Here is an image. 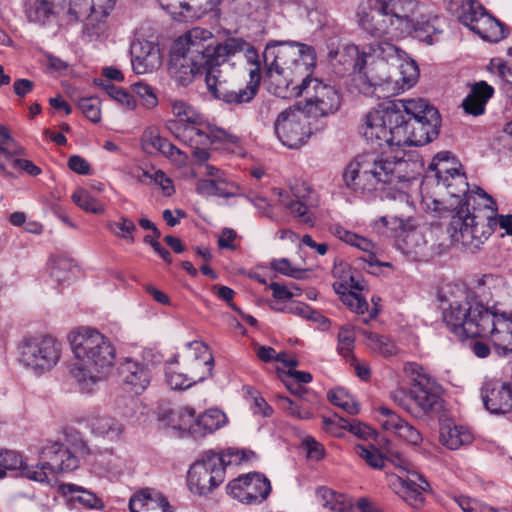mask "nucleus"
Here are the masks:
<instances>
[{
    "label": "nucleus",
    "mask_w": 512,
    "mask_h": 512,
    "mask_svg": "<svg viewBox=\"0 0 512 512\" xmlns=\"http://www.w3.org/2000/svg\"><path fill=\"white\" fill-rule=\"evenodd\" d=\"M399 123H403V114L400 113L397 101H395L369 111L360 126V133L372 146L378 148L397 147L395 132Z\"/></svg>",
    "instance_id": "nucleus-9"
},
{
    "label": "nucleus",
    "mask_w": 512,
    "mask_h": 512,
    "mask_svg": "<svg viewBox=\"0 0 512 512\" xmlns=\"http://www.w3.org/2000/svg\"><path fill=\"white\" fill-rule=\"evenodd\" d=\"M409 4L408 0H362L357 11L359 26L369 35L384 40H375L361 51L353 44L344 48L345 55L351 58L350 65L358 72L377 61H381L384 68L388 64L400 63L399 79L387 76L373 79L371 83L375 89L386 86L391 94L409 89L419 77L416 63L407 60L406 54L393 44L404 32L418 29L417 24L406 14V6Z\"/></svg>",
    "instance_id": "nucleus-1"
},
{
    "label": "nucleus",
    "mask_w": 512,
    "mask_h": 512,
    "mask_svg": "<svg viewBox=\"0 0 512 512\" xmlns=\"http://www.w3.org/2000/svg\"><path fill=\"white\" fill-rule=\"evenodd\" d=\"M290 94V97L304 96L303 111L308 117H324L335 113L340 107L338 91L317 78H311L310 75L293 86Z\"/></svg>",
    "instance_id": "nucleus-11"
},
{
    "label": "nucleus",
    "mask_w": 512,
    "mask_h": 512,
    "mask_svg": "<svg viewBox=\"0 0 512 512\" xmlns=\"http://www.w3.org/2000/svg\"><path fill=\"white\" fill-rule=\"evenodd\" d=\"M226 421L225 414L219 409H209L197 417L194 426L195 436H205L222 427Z\"/></svg>",
    "instance_id": "nucleus-39"
},
{
    "label": "nucleus",
    "mask_w": 512,
    "mask_h": 512,
    "mask_svg": "<svg viewBox=\"0 0 512 512\" xmlns=\"http://www.w3.org/2000/svg\"><path fill=\"white\" fill-rule=\"evenodd\" d=\"M429 169L435 173L438 184L452 186L450 177L461 170V164L449 152H440L433 158Z\"/></svg>",
    "instance_id": "nucleus-33"
},
{
    "label": "nucleus",
    "mask_w": 512,
    "mask_h": 512,
    "mask_svg": "<svg viewBox=\"0 0 512 512\" xmlns=\"http://www.w3.org/2000/svg\"><path fill=\"white\" fill-rule=\"evenodd\" d=\"M131 512H172L167 499L157 490L145 488L134 494L129 501Z\"/></svg>",
    "instance_id": "nucleus-29"
},
{
    "label": "nucleus",
    "mask_w": 512,
    "mask_h": 512,
    "mask_svg": "<svg viewBox=\"0 0 512 512\" xmlns=\"http://www.w3.org/2000/svg\"><path fill=\"white\" fill-rule=\"evenodd\" d=\"M418 163L411 159L385 153L368 152L357 155L346 166L343 182L352 191L370 194L385 185L397 186L416 178Z\"/></svg>",
    "instance_id": "nucleus-2"
},
{
    "label": "nucleus",
    "mask_w": 512,
    "mask_h": 512,
    "mask_svg": "<svg viewBox=\"0 0 512 512\" xmlns=\"http://www.w3.org/2000/svg\"><path fill=\"white\" fill-rule=\"evenodd\" d=\"M196 412L191 407H183L178 411L177 428L183 431H188L194 435V426L197 422Z\"/></svg>",
    "instance_id": "nucleus-56"
},
{
    "label": "nucleus",
    "mask_w": 512,
    "mask_h": 512,
    "mask_svg": "<svg viewBox=\"0 0 512 512\" xmlns=\"http://www.w3.org/2000/svg\"><path fill=\"white\" fill-rule=\"evenodd\" d=\"M12 155L10 159H3L5 162V169L9 164L13 169H19L25 171L31 176H37L41 173V169L36 166L32 161L27 159H17Z\"/></svg>",
    "instance_id": "nucleus-61"
},
{
    "label": "nucleus",
    "mask_w": 512,
    "mask_h": 512,
    "mask_svg": "<svg viewBox=\"0 0 512 512\" xmlns=\"http://www.w3.org/2000/svg\"><path fill=\"white\" fill-rule=\"evenodd\" d=\"M197 190L208 196L229 198L236 195L235 186L224 178L201 180L198 182Z\"/></svg>",
    "instance_id": "nucleus-40"
},
{
    "label": "nucleus",
    "mask_w": 512,
    "mask_h": 512,
    "mask_svg": "<svg viewBox=\"0 0 512 512\" xmlns=\"http://www.w3.org/2000/svg\"><path fill=\"white\" fill-rule=\"evenodd\" d=\"M274 128L281 143L291 149L303 145L311 133L307 114L292 107L278 115Z\"/></svg>",
    "instance_id": "nucleus-18"
},
{
    "label": "nucleus",
    "mask_w": 512,
    "mask_h": 512,
    "mask_svg": "<svg viewBox=\"0 0 512 512\" xmlns=\"http://www.w3.org/2000/svg\"><path fill=\"white\" fill-rule=\"evenodd\" d=\"M355 341L353 329L350 326H343L338 333V351L347 357L350 355Z\"/></svg>",
    "instance_id": "nucleus-57"
},
{
    "label": "nucleus",
    "mask_w": 512,
    "mask_h": 512,
    "mask_svg": "<svg viewBox=\"0 0 512 512\" xmlns=\"http://www.w3.org/2000/svg\"><path fill=\"white\" fill-rule=\"evenodd\" d=\"M448 9L463 25L486 41L498 42L505 36L503 25L476 0H449Z\"/></svg>",
    "instance_id": "nucleus-12"
},
{
    "label": "nucleus",
    "mask_w": 512,
    "mask_h": 512,
    "mask_svg": "<svg viewBox=\"0 0 512 512\" xmlns=\"http://www.w3.org/2000/svg\"><path fill=\"white\" fill-rule=\"evenodd\" d=\"M417 226L416 219L407 216H382L375 221V228L380 231L381 228H387L394 233H407L414 230Z\"/></svg>",
    "instance_id": "nucleus-42"
},
{
    "label": "nucleus",
    "mask_w": 512,
    "mask_h": 512,
    "mask_svg": "<svg viewBox=\"0 0 512 512\" xmlns=\"http://www.w3.org/2000/svg\"><path fill=\"white\" fill-rule=\"evenodd\" d=\"M217 454L223 459V468L225 470L227 466L240 465L254 457L252 451L238 450L236 448H228L223 452H217Z\"/></svg>",
    "instance_id": "nucleus-52"
},
{
    "label": "nucleus",
    "mask_w": 512,
    "mask_h": 512,
    "mask_svg": "<svg viewBox=\"0 0 512 512\" xmlns=\"http://www.w3.org/2000/svg\"><path fill=\"white\" fill-rule=\"evenodd\" d=\"M119 373L124 385L135 394H141L150 384L151 371L141 361L126 358L120 365Z\"/></svg>",
    "instance_id": "nucleus-27"
},
{
    "label": "nucleus",
    "mask_w": 512,
    "mask_h": 512,
    "mask_svg": "<svg viewBox=\"0 0 512 512\" xmlns=\"http://www.w3.org/2000/svg\"><path fill=\"white\" fill-rule=\"evenodd\" d=\"M60 344L51 336L39 335L25 339L19 347L20 361L27 367L45 372L60 358Z\"/></svg>",
    "instance_id": "nucleus-17"
},
{
    "label": "nucleus",
    "mask_w": 512,
    "mask_h": 512,
    "mask_svg": "<svg viewBox=\"0 0 512 512\" xmlns=\"http://www.w3.org/2000/svg\"><path fill=\"white\" fill-rule=\"evenodd\" d=\"M132 70L137 75L157 71L163 63V56L157 44L152 41L136 40L130 47Z\"/></svg>",
    "instance_id": "nucleus-24"
},
{
    "label": "nucleus",
    "mask_w": 512,
    "mask_h": 512,
    "mask_svg": "<svg viewBox=\"0 0 512 512\" xmlns=\"http://www.w3.org/2000/svg\"><path fill=\"white\" fill-rule=\"evenodd\" d=\"M60 493L68 497L70 502H77L87 509H102V500L93 492L72 483H63L59 486Z\"/></svg>",
    "instance_id": "nucleus-34"
},
{
    "label": "nucleus",
    "mask_w": 512,
    "mask_h": 512,
    "mask_svg": "<svg viewBox=\"0 0 512 512\" xmlns=\"http://www.w3.org/2000/svg\"><path fill=\"white\" fill-rule=\"evenodd\" d=\"M484 323L478 337L488 338L500 356L512 353V315L492 310Z\"/></svg>",
    "instance_id": "nucleus-20"
},
{
    "label": "nucleus",
    "mask_w": 512,
    "mask_h": 512,
    "mask_svg": "<svg viewBox=\"0 0 512 512\" xmlns=\"http://www.w3.org/2000/svg\"><path fill=\"white\" fill-rule=\"evenodd\" d=\"M180 364L190 379L198 383L212 375L214 360L206 344L194 341L187 344L181 355Z\"/></svg>",
    "instance_id": "nucleus-21"
},
{
    "label": "nucleus",
    "mask_w": 512,
    "mask_h": 512,
    "mask_svg": "<svg viewBox=\"0 0 512 512\" xmlns=\"http://www.w3.org/2000/svg\"><path fill=\"white\" fill-rule=\"evenodd\" d=\"M227 494L242 504L262 503L271 492V484L263 474L252 472L238 476L226 486Z\"/></svg>",
    "instance_id": "nucleus-19"
},
{
    "label": "nucleus",
    "mask_w": 512,
    "mask_h": 512,
    "mask_svg": "<svg viewBox=\"0 0 512 512\" xmlns=\"http://www.w3.org/2000/svg\"><path fill=\"white\" fill-rule=\"evenodd\" d=\"M405 375L411 381L410 400L414 416L428 414L435 409L439 403V393L435 381L416 362H407L403 367Z\"/></svg>",
    "instance_id": "nucleus-16"
},
{
    "label": "nucleus",
    "mask_w": 512,
    "mask_h": 512,
    "mask_svg": "<svg viewBox=\"0 0 512 512\" xmlns=\"http://www.w3.org/2000/svg\"><path fill=\"white\" fill-rule=\"evenodd\" d=\"M263 60L267 74L275 85L273 93L290 98V91L311 74L316 64V54L311 46L297 42L273 41L266 45Z\"/></svg>",
    "instance_id": "nucleus-4"
},
{
    "label": "nucleus",
    "mask_w": 512,
    "mask_h": 512,
    "mask_svg": "<svg viewBox=\"0 0 512 512\" xmlns=\"http://www.w3.org/2000/svg\"><path fill=\"white\" fill-rule=\"evenodd\" d=\"M354 449L356 454L362 458L370 467L375 469L383 468L385 459L383 455L378 451V449L373 445H356Z\"/></svg>",
    "instance_id": "nucleus-50"
},
{
    "label": "nucleus",
    "mask_w": 512,
    "mask_h": 512,
    "mask_svg": "<svg viewBox=\"0 0 512 512\" xmlns=\"http://www.w3.org/2000/svg\"><path fill=\"white\" fill-rule=\"evenodd\" d=\"M485 408L491 414H506L512 411V387L510 384L486 379L481 389Z\"/></svg>",
    "instance_id": "nucleus-26"
},
{
    "label": "nucleus",
    "mask_w": 512,
    "mask_h": 512,
    "mask_svg": "<svg viewBox=\"0 0 512 512\" xmlns=\"http://www.w3.org/2000/svg\"><path fill=\"white\" fill-rule=\"evenodd\" d=\"M163 10L173 17L190 16V13L202 8L208 0H157Z\"/></svg>",
    "instance_id": "nucleus-41"
},
{
    "label": "nucleus",
    "mask_w": 512,
    "mask_h": 512,
    "mask_svg": "<svg viewBox=\"0 0 512 512\" xmlns=\"http://www.w3.org/2000/svg\"><path fill=\"white\" fill-rule=\"evenodd\" d=\"M77 362L72 377L84 393L93 392L113 370L116 350L112 342L98 330L82 326L68 336Z\"/></svg>",
    "instance_id": "nucleus-3"
},
{
    "label": "nucleus",
    "mask_w": 512,
    "mask_h": 512,
    "mask_svg": "<svg viewBox=\"0 0 512 512\" xmlns=\"http://www.w3.org/2000/svg\"><path fill=\"white\" fill-rule=\"evenodd\" d=\"M170 77L180 86H188L197 75L206 72V67L194 60H190L182 53L172 48L169 67Z\"/></svg>",
    "instance_id": "nucleus-28"
},
{
    "label": "nucleus",
    "mask_w": 512,
    "mask_h": 512,
    "mask_svg": "<svg viewBox=\"0 0 512 512\" xmlns=\"http://www.w3.org/2000/svg\"><path fill=\"white\" fill-rule=\"evenodd\" d=\"M302 447L306 452L307 458L310 460L320 461L325 455L324 446L311 436L303 438Z\"/></svg>",
    "instance_id": "nucleus-58"
},
{
    "label": "nucleus",
    "mask_w": 512,
    "mask_h": 512,
    "mask_svg": "<svg viewBox=\"0 0 512 512\" xmlns=\"http://www.w3.org/2000/svg\"><path fill=\"white\" fill-rule=\"evenodd\" d=\"M226 478L223 459L213 450L204 451L192 463L187 472V486L191 493L207 496L216 490Z\"/></svg>",
    "instance_id": "nucleus-13"
},
{
    "label": "nucleus",
    "mask_w": 512,
    "mask_h": 512,
    "mask_svg": "<svg viewBox=\"0 0 512 512\" xmlns=\"http://www.w3.org/2000/svg\"><path fill=\"white\" fill-rule=\"evenodd\" d=\"M223 47L224 42H218L211 31L194 27L180 36L172 48L206 67L205 82L211 92L221 78L219 66L223 64Z\"/></svg>",
    "instance_id": "nucleus-7"
},
{
    "label": "nucleus",
    "mask_w": 512,
    "mask_h": 512,
    "mask_svg": "<svg viewBox=\"0 0 512 512\" xmlns=\"http://www.w3.org/2000/svg\"><path fill=\"white\" fill-rule=\"evenodd\" d=\"M291 214L298 218L299 222L307 225H313L315 218L313 213L301 201H290L285 204Z\"/></svg>",
    "instance_id": "nucleus-55"
},
{
    "label": "nucleus",
    "mask_w": 512,
    "mask_h": 512,
    "mask_svg": "<svg viewBox=\"0 0 512 512\" xmlns=\"http://www.w3.org/2000/svg\"><path fill=\"white\" fill-rule=\"evenodd\" d=\"M376 412L378 413L377 420L383 430L394 433L410 446L418 447L422 443L423 438L420 431L393 410L380 406Z\"/></svg>",
    "instance_id": "nucleus-25"
},
{
    "label": "nucleus",
    "mask_w": 512,
    "mask_h": 512,
    "mask_svg": "<svg viewBox=\"0 0 512 512\" xmlns=\"http://www.w3.org/2000/svg\"><path fill=\"white\" fill-rule=\"evenodd\" d=\"M390 397L394 403L405 409L410 414L416 413L415 411L412 410L410 392L407 393L405 390L397 389L391 392Z\"/></svg>",
    "instance_id": "nucleus-64"
},
{
    "label": "nucleus",
    "mask_w": 512,
    "mask_h": 512,
    "mask_svg": "<svg viewBox=\"0 0 512 512\" xmlns=\"http://www.w3.org/2000/svg\"><path fill=\"white\" fill-rule=\"evenodd\" d=\"M492 310L468 295L454 299L443 311L447 327L458 337L475 338L481 333L484 319Z\"/></svg>",
    "instance_id": "nucleus-8"
},
{
    "label": "nucleus",
    "mask_w": 512,
    "mask_h": 512,
    "mask_svg": "<svg viewBox=\"0 0 512 512\" xmlns=\"http://www.w3.org/2000/svg\"><path fill=\"white\" fill-rule=\"evenodd\" d=\"M76 263L66 256H51L49 260V270L51 278L62 284L68 283L75 275Z\"/></svg>",
    "instance_id": "nucleus-38"
},
{
    "label": "nucleus",
    "mask_w": 512,
    "mask_h": 512,
    "mask_svg": "<svg viewBox=\"0 0 512 512\" xmlns=\"http://www.w3.org/2000/svg\"><path fill=\"white\" fill-rule=\"evenodd\" d=\"M223 51V64L230 58L236 56L238 53H243V56L249 66L260 64L259 56L255 48L241 38H229L224 41Z\"/></svg>",
    "instance_id": "nucleus-35"
},
{
    "label": "nucleus",
    "mask_w": 512,
    "mask_h": 512,
    "mask_svg": "<svg viewBox=\"0 0 512 512\" xmlns=\"http://www.w3.org/2000/svg\"><path fill=\"white\" fill-rule=\"evenodd\" d=\"M78 106L91 122L98 123L101 120L100 102L97 98H83L79 100Z\"/></svg>",
    "instance_id": "nucleus-54"
},
{
    "label": "nucleus",
    "mask_w": 512,
    "mask_h": 512,
    "mask_svg": "<svg viewBox=\"0 0 512 512\" xmlns=\"http://www.w3.org/2000/svg\"><path fill=\"white\" fill-rule=\"evenodd\" d=\"M331 232L338 239L350 244L351 246H355L358 249L366 252V256L363 257V260L367 262L370 267L379 266L380 262L376 258L375 254L372 252L375 248V245L367 238L359 236L355 233H352L346 230L344 227L340 225H334L331 227Z\"/></svg>",
    "instance_id": "nucleus-30"
},
{
    "label": "nucleus",
    "mask_w": 512,
    "mask_h": 512,
    "mask_svg": "<svg viewBox=\"0 0 512 512\" xmlns=\"http://www.w3.org/2000/svg\"><path fill=\"white\" fill-rule=\"evenodd\" d=\"M108 229L118 238L129 243L135 242L134 232L137 230L135 223L126 216H120L117 221L109 222Z\"/></svg>",
    "instance_id": "nucleus-48"
},
{
    "label": "nucleus",
    "mask_w": 512,
    "mask_h": 512,
    "mask_svg": "<svg viewBox=\"0 0 512 512\" xmlns=\"http://www.w3.org/2000/svg\"><path fill=\"white\" fill-rule=\"evenodd\" d=\"M89 427L93 434L109 440L118 439L123 432L122 424L108 415L93 416L89 420Z\"/></svg>",
    "instance_id": "nucleus-37"
},
{
    "label": "nucleus",
    "mask_w": 512,
    "mask_h": 512,
    "mask_svg": "<svg viewBox=\"0 0 512 512\" xmlns=\"http://www.w3.org/2000/svg\"><path fill=\"white\" fill-rule=\"evenodd\" d=\"M475 211L476 208L471 211V208L459 207L447 229L452 242L471 253L476 252L491 233Z\"/></svg>",
    "instance_id": "nucleus-15"
},
{
    "label": "nucleus",
    "mask_w": 512,
    "mask_h": 512,
    "mask_svg": "<svg viewBox=\"0 0 512 512\" xmlns=\"http://www.w3.org/2000/svg\"><path fill=\"white\" fill-rule=\"evenodd\" d=\"M488 70L505 82V90L512 97V69L501 58H493L488 65Z\"/></svg>",
    "instance_id": "nucleus-51"
},
{
    "label": "nucleus",
    "mask_w": 512,
    "mask_h": 512,
    "mask_svg": "<svg viewBox=\"0 0 512 512\" xmlns=\"http://www.w3.org/2000/svg\"><path fill=\"white\" fill-rule=\"evenodd\" d=\"M342 301L352 311L358 314H364L368 309L366 300L355 292L342 293Z\"/></svg>",
    "instance_id": "nucleus-60"
},
{
    "label": "nucleus",
    "mask_w": 512,
    "mask_h": 512,
    "mask_svg": "<svg viewBox=\"0 0 512 512\" xmlns=\"http://www.w3.org/2000/svg\"><path fill=\"white\" fill-rule=\"evenodd\" d=\"M439 440L446 448L456 450L472 443L473 435L467 428L447 422L440 427Z\"/></svg>",
    "instance_id": "nucleus-31"
},
{
    "label": "nucleus",
    "mask_w": 512,
    "mask_h": 512,
    "mask_svg": "<svg viewBox=\"0 0 512 512\" xmlns=\"http://www.w3.org/2000/svg\"><path fill=\"white\" fill-rule=\"evenodd\" d=\"M144 176L153 180L165 196H171L175 192L172 180L163 171L157 170L154 173L144 172Z\"/></svg>",
    "instance_id": "nucleus-59"
},
{
    "label": "nucleus",
    "mask_w": 512,
    "mask_h": 512,
    "mask_svg": "<svg viewBox=\"0 0 512 512\" xmlns=\"http://www.w3.org/2000/svg\"><path fill=\"white\" fill-rule=\"evenodd\" d=\"M403 123L395 134L397 147L421 146L437 138L441 127L439 111L425 99H401L397 101Z\"/></svg>",
    "instance_id": "nucleus-5"
},
{
    "label": "nucleus",
    "mask_w": 512,
    "mask_h": 512,
    "mask_svg": "<svg viewBox=\"0 0 512 512\" xmlns=\"http://www.w3.org/2000/svg\"><path fill=\"white\" fill-rule=\"evenodd\" d=\"M271 267L275 271L293 278H299L302 272L301 270L293 267L291 262L286 258L274 259L271 262Z\"/></svg>",
    "instance_id": "nucleus-62"
},
{
    "label": "nucleus",
    "mask_w": 512,
    "mask_h": 512,
    "mask_svg": "<svg viewBox=\"0 0 512 512\" xmlns=\"http://www.w3.org/2000/svg\"><path fill=\"white\" fill-rule=\"evenodd\" d=\"M72 200L79 208L86 212L93 214H103L105 212L104 205L85 189H77L72 194Z\"/></svg>",
    "instance_id": "nucleus-47"
},
{
    "label": "nucleus",
    "mask_w": 512,
    "mask_h": 512,
    "mask_svg": "<svg viewBox=\"0 0 512 512\" xmlns=\"http://www.w3.org/2000/svg\"><path fill=\"white\" fill-rule=\"evenodd\" d=\"M167 139L160 136L156 127H147L141 136V145L143 150L148 154L158 153Z\"/></svg>",
    "instance_id": "nucleus-49"
},
{
    "label": "nucleus",
    "mask_w": 512,
    "mask_h": 512,
    "mask_svg": "<svg viewBox=\"0 0 512 512\" xmlns=\"http://www.w3.org/2000/svg\"><path fill=\"white\" fill-rule=\"evenodd\" d=\"M78 466V457L67 446L48 441L39 451V463L33 468H24V474L27 479L44 483L49 474L70 472Z\"/></svg>",
    "instance_id": "nucleus-14"
},
{
    "label": "nucleus",
    "mask_w": 512,
    "mask_h": 512,
    "mask_svg": "<svg viewBox=\"0 0 512 512\" xmlns=\"http://www.w3.org/2000/svg\"><path fill=\"white\" fill-rule=\"evenodd\" d=\"M327 397L333 405L340 407L350 415H355L359 412L358 403L343 388L330 390Z\"/></svg>",
    "instance_id": "nucleus-46"
},
{
    "label": "nucleus",
    "mask_w": 512,
    "mask_h": 512,
    "mask_svg": "<svg viewBox=\"0 0 512 512\" xmlns=\"http://www.w3.org/2000/svg\"><path fill=\"white\" fill-rule=\"evenodd\" d=\"M387 460L399 471V474L389 476L393 492L410 507L422 508L425 504L424 494L431 490L428 481L400 454L391 453Z\"/></svg>",
    "instance_id": "nucleus-10"
},
{
    "label": "nucleus",
    "mask_w": 512,
    "mask_h": 512,
    "mask_svg": "<svg viewBox=\"0 0 512 512\" xmlns=\"http://www.w3.org/2000/svg\"><path fill=\"white\" fill-rule=\"evenodd\" d=\"M24 468H33V465L24 464L22 457L14 451L0 449V478L5 477L7 471L15 470H19V474L25 477Z\"/></svg>",
    "instance_id": "nucleus-45"
},
{
    "label": "nucleus",
    "mask_w": 512,
    "mask_h": 512,
    "mask_svg": "<svg viewBox=\"0 0 512 512\" xmlns=\"http://www.w3.org/2000/svg\"><path fill=\"white\" fill-rule=\"evenodd\" d=\"M179 361L177 357L173 360L167 362L166 365V377L167 383L172 389H186L191 387L193 384H196L194 381L190 379V376L187 375L186 371L182 370V365L177 369L175 364H178Z\"/></svg>",
    "instance_id": "nucleus-43"
},
{
    "label": "nucleus",
    "mask_w": 512,
    "mask_h": 512,
    "mask_svg": "<svg viewBox=\"0 0 512 512\" xmlns=\"http://www.w3.org/2000/svg\"><path fill=\"white\" fill-rule=\"evenodd\" d=\"M172 113L178 118L168 123L170 132L181 142L192 148L193 156L200 161L210 157L208 148L216 140H222L223 131L214 133L195 108L182 100H174L171 104Z\"/></svg>",
    "instance_id": "nucleus-6"
},
{
    "label": "nucleus",
    "mask_w": 512,
    "mask_h": 512,
    "mask_svg": "<svg viewBox=\"0 0 512 512\" xmlns=\"http://www.w3.org/2000/svg\"><path fill=\"white\" fill-rule=\"evenodd\" d=\"M279 404L281 408L286 410L291 416L299 419H309L310 413L306 410H302L297 404L291 401L287 397H279Z\"/></svg>",
    "instance_id": "nucleus-63"
},
{
    "label": "nucleus",
    "mask_w": 512,
    "mask_h": 512,
    "mask_svg": "<svg viewBox=\"0 0 512 512\" xmlns=\"http://www.w3.org/2000/svg\"><path fill=\"white\" fill-rule=\"evenodd\" d=\"M131 89L142 100L145 107L154 108L158 104V98L150 85L139 81L133 84Z\"/></svg>",
    "instance_id": "nucleus-53"
},
{
    "label": "nucleus",
    "mask_w": 512,
    "mask_h": 512,
    "mask_svg": "<svg viewBox=\"0 0 512 512\" xmlns=\"http://www.w3.org/2000/svg\"><path fill=\"white\" fill-rule=\"evenodd\" d=\"M248 74L250 78L249 82L244 88H240L238 90L228 89L222 77L218 78L217 83L211 90L212 95L229 105H242L249 103L257 94L260 86V64L251 65L248 68Z\"/></svg>",
    "instance_id": "nucleus-22"
},
{
    "label": "nucleus",
    "mask_w": 512,
    "mask_h": 512,
    "mask_svg": "<svg viewBox=\"0 0 512 512\" xmlns=\"http://www.w3.org/2000/svg\"><path fill=\"white\" fill-rule=\"evenodd\" d=\"M450 182H452V186L444 187L452 197L459 198L463 196L465 198V203L461 206L464 207V209H475V205L477 204L479 207H482L491 213H494L497 210L496 202L483 189L476 187L473 190H469L466 176L461 172V170L450 177Z\"/></svg>",
    "instance_id": "nucleus-23"
},
{
    "label": "nucleus",
    "mask_w": 512,
    "mask_h": 512,
    "mask_svg": "<svg viewBox=\"0 0 512 512\" xmlns=\"http://www.w3.org/2000/svg\"><path fill=\"white\" fill-rule=\"evenodd\" d=\"M361 334L365 337L366 346L376 355L389 358L398 355L400 352V349L389 336L368 330H361Z\"/></svg>",
    "instance_id": "nucleus-36"
},
{
    "label": "nucleus",
    "mask_w": 512,
    "mask_h": 512,
    "mask_svg": "<svg viewBox=\"0 0 512 512\" xmlns=\"http://www.w3.org/2000/svg\"><path fill=\"white\" fill-rule=\"evenodd\" d=\"M319 497L325 507L336 512H350L352 510L351 502L342 494L332 490L321 488L318 491Z\"/></svg>",
    "instance_id": "nucleus-44"
},
{
    "label": "nucleus",
    "mask_w": 512,
    "mask_h": 512,
    "mask_svg": "<svg viewBox=\"0 0 512 512\" xmlns=\"http://www.w3.org/2000/svg\"><path fill=\"white\" fill-rule=\"evenodd\" d=\"M493 93V87L488 85L486 82L481 81L476 83L462 103L465 112L474 116L483 114L485 111V105L493 96Z\"/></svg>",
    "instance_id": "nucleus-32"
}]
</instances>
